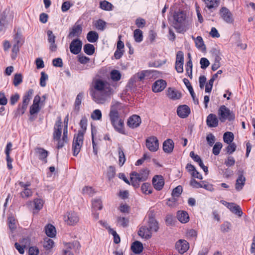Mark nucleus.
Returning <instances> with one entry per match:
<instances>
[{"instance_id": "f257e3e1", "label": "nucleus", "mask_w": 255, "mask_h": 255, "mask_svg": "<svg viewBox=\"0 0 255 255\" xmlns=\"http://www.w3.org/2000/svg\"><path fill=\"white\" fill-rule=\"evenodd\" d=\"M93 88L94 90L91 92V95L93 100L99 104H104L108 101L113 92L110 84L100 79L94 81Z\"/></svg>"}, {"instance_id": "f03ea898", "label": "nucleus", "mask_w": 255, "mask_h": 255, "mask_svg": "<svg viewBox=\"0 0 255 255\" xmlns=\"http://www.w3.org/2000/svg\"><path fill=\"white\" fill-rule=\"evenodd\" d=\"M121 103L112 102L110 107L109 117L111 125L115 130L123 134H126L124 128V120L120 118L119 111L121 109Z\"/></svg>"}, {"instance_id": "7ed1b4c3", "label": "nucleus", "mask_w": 255, "mask_h": 255, "mask_svg": "<svg viewBox=\"0 0 255 255\" xmlns=\"http://www.w3.org/2000/svg\"><path fill=\"white\" fill-rule=\"evenodd\" d=\"M148 219L147 226L141 227L138 231L139 236L146 239L151 238L152 232H157L159 229V225L152 214L149 213L148 215Z\"/></svg>"}, {"instance_id": "20e7f679", "label": "nucleus", "mask_w": 255, "mask_h": 255, "mask_svg": "<svg viewBox=\"0 0 255 255\" xmlns=\"http://www.w3.org/2000/svg\"><path fill=\"white\" fill-rule=\"evenodd\" d=\"M173 26L178 32L185 31V21L186 19V13L183 11H175L173 14Z\"/></svg>"}, {"instance_id": "39448f33", "label": "nucleus", "mask_w": 255, "mask_h": 255, "mask_svg": "<svg viewBox=\"0 0 255 255\" xmlns=\"http://www.w3.org/2000/svg\"><path fill=\"white\" fill-rule=\"evenodd\" d=\"M218 115L222 123H224L226 120L233 121L235 119V114L225 105H222L219 108Z\"/></svg>"}, {"instance_id": "423d86ee", "label": "nucleus", "mask_w": 255, "mask_h": 255, "mask_svg": "<svg viewBox=\"0 0 255 255\" xmlns=\"http://www.w3.org/2000/svg\"><path fill=\"white\" fill-rule=\"evenodd\" d=\"M84 135L83 131H78L75 134L72 144V151L74 156H76L79 153L83 144Z\"/></svg>"}, {"instance_id": "0eeeda50", "label": "nucleus", "mask_w": 255, "mask_h": 255, "mask_svg": "<svg viewBox=\"0 0 255 255\" xmlns=\"http://www.w3.org/2000/svg\"><path fill=\"white\" fill-rule=\"evenodd\" d=\"M146 146L150 151H156L159 148V143L157 138L154 136L148 137L146 139Z\"/></svg>"}, {"instance_id": "6e6552de", "label": "nucleus", "mask_w": 255, "mask_h": 255, "mask_svg": "<svg viewBox=\"0 0 255 255\" xmlns=\"http://www.w3.org/2000/svg\"><path fill=\"white\" fill-rule=\"evenodd\" d=\"M64 220L67 225L74 226L79 222V218L76 213L71 211L64 215Z\"/></svg>"}, {"instance_id": "1a4fd4ad", "label": "nucleus", "mask_w": 255, "mask_h": 255, "mask_svg": "<svg viewBox=\"0 0 255 255\" xmlns=\"http://www.w3.org/2000/svg\"><path fill=\"white\" fill-rule=\"evenodd\" d=\"M82 46V42L78 38L75 39L70 44V52L74 54H78L81 52Z\"/></svg>"}, {"instance_id": "9d476101", "label": "nucleus", "mask_w": 255, "mask_h": 255, "mask_svg": "<svg viewBox=\"0 0 255 255\" xmlns=\"http://www.w3.org/2000/svg\"><path fill=\"white\" fill-rule=\"evenodd\" d=\"M238 178L236 180L235 188L237 191H240L245 184L246 177L244 176V172L243 170H239L237 172Z\"/></svg>"}, {"instance_id": "9b49d317", "label": "nucleus", "mask_w": 255, "mask_h": 255, "mask_svg": "<svg viewBox=\"0 0 255 255\" xmlns=\"http://www.w3.org/2000/svg\"><path fill=\"white\" fill-rule=\"evenodd\" d=\"M220 14L223 19L228 23H232L234 21L233 15L230 10L225 7H223L220 10Z\"/></svg>"}, {"instance_id": "f8f14e48", "label": "nucleus", "mask_w": 255, "mask_h": 255, "mask_svg": "<svg viewBox=\"0 0 255 255\" xmlns=\"http://www.w3.org/2000/svg\"><path fill=\"white\" fill-rule=\"evenodd\" d=\"M141 122L140 117L136 115H133L128 120L127 125L131 128L138 127Z\"/></svg>"}, {"instance_id": "ddd939ff", "label": "nucleus", "mask_w": 255, "mask_h": 255, "mask_svg": "<svg viewBox=\"0 0 255 255\" xmlns=\"http://www.w3.org/2000/svg\"><path fill=\"white\" fill-rule=\"evenodd\" d=\"M152 184L156 190H161L164 185V179L163 176L160 175H155L152 178Z\"/></svg>"}, {"instance_id": "4468645a", "label": "nucleus", "mask_w": 255, "mask_h": 255, "mask_svg": "<svg viewBox=\"0 0 255 255\" xmlns=\"http://www.w3.org/2000/svg\"><path fill=\"white\" fill-rule=\"evenodd\" d=\"M175 248L179 254H183L189 248V243L184 240H179L175 244Z\"/></svg>"}, {"instance_id": "2eb2a0df", "label": "nucleus", "mask_w": 255, "mask_h": 255, "mask_svg": "<svg viewBox=\"0 0 255 255\" xmlns=\"http://www.w3.org/2000/svg\"><path fill=\"white\" fill-rule=\"evenodd\" d=\"M58 121L56 122L53 132V139L54 140L59 139L62 133V121L60 117H58Z\"/></svg>"}, {"instance_id": "dca6fc26", "label": "nucleus", "mask_w": 255, "mask_h": 255, "mask_svg": "<svg viewBox=\"0 0 255 255\" xmlns=\"http://www.w3.org/2000/svg\"><path fill=\"white\" fill-rule=\"evenodd\" d=\"M167 85L166 82L163 79L156 81L152 85V90L153 92L157 93L163 91Z\"/></svg>"}, {"instance_id": "f3484780", "label": "nucleus", "mask_w": 255, "mask_h": 255, "mask_svg": "<svg viewBox=\"0 0 255 255\" xmlns=\"http://www.w3.org/2000/svg\"><path fill=\"white\" fill-rule=\"evenodd\" d=\"M219 118L214 114H210L206 119V124L209 128H216L219 124Z\"/></svg>"}, {"instance_id": "a211bd4d", "label": "nucleus", "mask_w": 255, "mask_h": 255, "mask_svg": "<svg viewBox=\"0 0 255 255\" xmlns=\"http://www.w3.org/2000/svg\"><path fill=\"white\" fill-rule=\"evenodd\" d=\"M177 113L179 117L181 118H185L190 114V109L186 105H181L178 107Z\"/></svg>"}, {"instance_id": "6ab92c4d", "label": "nucleus", "mask_w": 255, "mask_h": 255, "mask_svg": "<svg viewBox=\"0 0 255 255\" xmlns=\"http://www.w3.org/2000/svg\"><path fill=\"white\" fill-rule=\"evenodd\" d=\"M47 34L48 37V41L50 44L49 49L51 51H55L57 47L55 44L56 37L53 33V32L50 30H48L47 31Z\"/></svg>"}, {"instance_id": "aec40b11", "label": "nucleus", "mask_w": 255, "mask_h": 255, "mask_svg": "<svg viewBox=\"0 0 255 255\" xmlns=\"http://www.w3.org/2000/svg\"><path fill=\"white\" fill-rule=\"evenodd\" d=\"M82 32V27L80 24H75L70 30L68 37L72 38L74 37H79Z\"/></svg>"}, {"instance_id": "412c9836", "label": "nucleus", "mask_w": 255, "mask_h": 255, "mask_svg": "<svg viewBox=\"0 0 255 255\" xmlns=\"http://www.w3.org/2000/svg\"><path fill=\"white\" fill-rule=\"evenodd\" d=\"M35 153L38 156L39 159L42 160L44 163H47V157L48 154V151L41 147H37L35 148Z\"/></svg>"}, {"instance_id": "4be33fe9", "label": "nucleus", "mask_w": 255, "mask_h": 255, "mask_svg": "<svg viewBox=\"0 0 255 255\" xmlns=\"http://www.w3.org/2000/svg\"><path fill=\"white\" fill-rule=\"evenodd\" d=\"M206 7L210 11L213 12L218 7L220 0H204Z\"/></svg>"}, {"instance_id": "5701e85b", "label": "nucleus", "mask_w": 255, "mask_h": 255, "mask_svg": "<svg viewBox=\"0 0 255 255\" xmlns=\"http://www.w3.org/2000/svg\"><path fill=\"white\" fill-rule=\"evenodd\" d=\"M174 148V142L171 139H167L163 143V150L167 153L172 152Z\"/></svg>"}, {"instance_id": "b1692460", "label": "nucleus", "mask_w": 255, "mask_h": 255, "mask_svg": "<svg viewBox=\"0 0 255 255\" xmlns=\"http://www.w3.org/2000/svg\"><path fill=\"white\" fill-rule=\"evenodd\" d=\"M14 44L22 46L24 42V38L23 37L20 29H18L13 35Z\"/></svg>"}, {"instance_id": "393cba45", "label": "nucleus", "mask_w": 255, "mask_h": 255, "mask_svg": "<svg viewBox=\"0 0 255 255\" xmlns=\"http://www.w3.org/2000/svg\"><path fill=\"white\" fill-rule=\"evenodd\" d=\"M168 97L172 100L179 99L181 97V93L175 89L169 88L167 94Z\"/></svg>"}, {"instance_id": "a878e982", "label": "nucleus", "mask_w": 255, "mask_h": 255, "mask_svg": "<svg viewBox=\"0 0 255 255\" xmlns=\"http://www.w3.org/2000/svg\"><path fill=\"white\" fill-rule=\"evenodd\" d=\"M177 218L182 223H186L189 221V217L187 212L179 211L177 213Z\"/></svg>"}, {"instance_id": "bb28decb", "label": "nucleus", "mask_w": 255, "mask_h": 255, "mask_svg": "<svg viewBox=\"0 0 255 255\" xmlns=\"http://www.w3.org/2000/svg\"><path fill=\"white\" fill-rule=\"evenodd\" d=\"M149 171L147 169H143L141 170L139 172L137 173L135 171L132 172V175L135 176H138L140 179V181H144L147 180L148 176Z\"/></svg>"}, {"instance_id": "cd10ccee", "label": "nucleus", "mask_w": 255, "mask_h": 255, "mask_svg": "<svg viewBox=\"0 0 255 255\" xmlns=\"http://www.w3.org/2000/svg\"><path fill=\"white\" fill-rule=\"evenodd\" d=\"M229 206L228 209L235 214L239 217H241L243 215V212L239 205H236L234 203H231V204H228Z\"/></svg>"}, {"instance_id": "c85d7f7f", "label": "nucleus", "mask_w": 255, "mask_h": 255, "mask_svg": "<svg viewBox=\"0 0 255 255\" xmlns=\"http://www.w3.org/2000/svg\"><path fill=\"white\" fill-rule=\"evenodd\" d=\"M143 249L142 243L137 241L134 242L131 246L132 251L135 254H140L142 252Z\"/></svg>"}, {"instance_id": "c756f323", "label": "nucleus", "mask_w": 255, "mask_h": 255, "mask_svg": "<svg viewBox=\"0 0 255 255\" xmlns=\"http://www.w3.org/2000/svg\"><path fill=\"white\" fill-rule=\"evenodd\" d=\"M45 233L47 236L53 238L56 235V229L54 226L51 224H48L45 227Z\"/></svg>"}, {"instance_id": "7c9ffc66", "label": "nucleus", "mask_w": 255, "mask_h": 255, "mask_svg": "<svg viewBox=\"0 0 255 255\" xmlns=\"http://www.w3.org/2000/svg\"><path fill=\"white\" fill-rule=\"evenodd\" d=\"M99 38L98 33L94 31H89L87 35V39L88 41L91 43L96 42Z\"/></svg>"}, {"instance_id": "2f4dec72", "label": "nucleus", "mask_w": 255, "mask_h": 255, "mask_svg": "<svg viewBox=\"0 0 255 255\" xmlns=\"http://www.w3.org/2000/svg\"><path fill=\"white\" fill-rule=\"evenodd\" d=\"M28 104L22 102V104H19L17 109V111L15 112L14 116L17 117L20 115H23L27 108Z\"/></svg>"}, {"instance_id": "473e14b6", "label": "nucleus", "mask_w": 255, "mask_h": 255, "mask_svg": "<svg viewBox=\"0 0 255 255\" xmlns=\"http://www.w3.org/2000/svg\"><path fill=\"white\" fill-rule=\"evenodd\" d=\"M138 176H135L132 175V172L130 174V179L131 185L135 188L139 187L140 183L142 182L140 181Z\"/></svg>"}, {"instance_id": "72a5a7b5", "label": "nucleus", "mask_w": 255, "mask_h": 255, "mask_svg": "<svg viewBox=\"0 0 255 255\" xmlns=\"http://www.w3.org/2000/svg\"><path fill=\"white\" fill-rule=\"evenodd\" d=\"M107 23L104 20L99 19L95 21L94 25L98 30L103 31L106 27Z\"/></svg>"}, {"instance_id": "f704fd0d", "label": "nucleus", "mask_w": 255, "mask_h": 255, "mask_svg": "<svg viewBox=\"0 0 255 255\" xmlns=\"http://www.w3.org/2000/svg\"><path fill=\"white\" fill-rule=\"evenodd\" d=\"M84 94L82 92L79 93L75 99L74 103V110L78 112L80 109V106L81 104L82 100L83 98Z\"/></svg>"}, {"instance_id": "c9c22d12", "label": "nucleus", "mask_w": 255, "mask_h": 255, "mask_svg": "<svg viewBox=\"0 0 255 255\" xmlns=\"http://www.w3.org/2000/svg\"><path fill=\"white\" fill-rule=\"evenodd\" d=\"M74 245L73 243H68L65 246V248L63 250L62 255H74L72 250Z\"/></svg>"}, {"instance_id": "e433bc0d", "label": "nucleus", "mask_w": 255, "mask_h": 255, "mask_svg": "<svg viewBox=\"0 0 255 255\" xmlns=\"http://www.w3.org/2000/svg\"><path fill=\"white\" fill-rule=\"evenodd\" d=\"M84 51L88 55H92L95 52V47L91 44H86L84 46L83 48Z\"/></svg>"}, {"instance_id": "4c0bfd02", "label": "nucleus", "mask_w": 255, "mask_h": 255, "mask_svg": "<svg viewBox=\"0 0 255 255\" xmlns=\"http://www.w3.org/2000/svg\"><path fill=\"white\" fill-rule=\"evenodd\" d=\"M234 138V135L232 132H226L223 135L224 141L228 144L233 143Z\"/></svg>"}, {"instance_id": "58836bf2", "label": "nucleus", "mask_w": 255, "mask_h": 255, "mask_svg": "<svg viewBox=\"0 0 255 255\" xmlns=\"http://www.w3.org/2000/svg\"><path fill=\"white\" fill-rule=\"evenodd\" d=\"M54 245V242L52 239H47L44 240L43 242V247L48 251L47 254H49L50 250L53 247Z\"/></svg>"}, {"instance_id": "ea45409f", "label": "nucleus", "mask_w": 255, "mask_h": 255, "mask_svg": "<svg viewBox=\"0 0 255 255\" xmlns=\"http://www.w3.org/2000/svg\"><path fill=\"white\" fill-rule=\"evenodd\" d=\"M33 93L34 91L33 89H29L24 95L22 98V102L28 104L30 99L32 98Z\"/></svg>"}, {"instance_id": "a19ab883", "label": "nucleus", "mask_w": 255, "mask_h": 255, "mask_svg": "<svg viewBox=\"0 0 255 255\" xmlns=\"http://www.w3.org/2000/svg\"><path fill=\"white\" fill-rule=\"evenodd\" d=\"M118 154L119 158V164L121 166H122L123 165L126 161V157L124 152L123 148L121 146H119L118 147Z\"/></svg>"}, {"instance_id": "79ce46f5", "label": "nucleus", "mask_w": 255, "mask_h": 255, "mask_svg": "<svg viewBox=\"0 0 255 255\" xmlns=\"http://www.w3.org/2000/svg\"><path fill=\"white\" fill-rule=\"evenodd\" d=\"M121 74L119 70H113L110 73L111 79L115 82L119 81L121 78Z\"/></svg>"}, {"instance_id": "37998d69", "label": "nucleus", "mask_w": 255, "mask_h": 255, "mask_svg": "<svg viewBox=\"0 0 255 255\" xmlns=\"http://www.w3.org/2000/svg\"><path fill=\"white\" fill-rule=\"evenodd\" d=\"M133 37L136 42H140L143 40L142 32L139 29H135L133 32Z\"/></svg>"}, {"instance_id": "c03bdc74", "label": "nucleus", "mask_w": 255, "mask_h": 255, "mask_svg": "<svg viewBox=\"0 0 255 255\" xmlns=\"http://www.w3.org/2000/svg\"><path fill=\"white\" fill-rule=\"evenodd\" d=\"M9 229L11 232L14 231L16 228V221L14 217L10 216L7 219Z\"/></svg>"}, {"instance_id": "a18cd8bd", "label": "nucleus", "mask_w": 255, "mask_h": 255, "mask_svg": "<svg viewBox=\"0 0 255 255\" xmlns=\"http://www.w3.org/2000/svg\"><path fill=\"white\" fill-rule=\"evenodd\" d=\"M141 189L143 193L145 194H150L152 192V189L151 185L148 183H143L141 187Z\"/></svg>"}, {"instance_id": "49530a36", "label": "nucleus", "mask_w": 255, "mask_h": 255, "mask_svg": "<svg viewBox=\"0 0 255 255\" xmlns=\"http://www.w3.org/2000/svg\"><path fill=\"white\" fill-rule=\"evenodd\" d=\"M151 73V71H142L141 72L137 73L135 76L134 77H137L138 80L141 81L143 80L146 76H148Z\"/></svg>"}, {"instance_id": "de8ad7c7", "label": "nucleus", "mask_w": 255, "mask_h": 255, "mask_svg": "<svg viewBox=\"0 0 255 255\" xmlns=\"http://www.w3.org/2000/svg\"><path fill=\"white\" fill-rule=\"evenodd\" d=\"M117 222L118 224L123 227H127L128 225L129 220L125 217H118Z\"/></svg>"}, {"instance_id": "09e8293b", "label": "nucleus", "mask_w": 255, "mask_h": 255, "mask_svg": "<svg viewBox=\"0 0 255 255\" xmlns=\"http://www.w3.org/2000/svg\"><path fill=\"white\" fill-rule=\"evenodd\" d=\"M192 38L194 40L196 46L198 48H201L203 46H205L203 38L201 36H198L196 38L192 36Z\"/></svg>"}, {"instance_id": "8fccbe9b", "label": "nucleus", "mask_w": 255, "mask_h": 255, "mask_svg": "<svg viewBox=\"0 0 255 255\" xmlns=\"http://www.w3.org/2000/svg\"><path fill=\"white\" fill-rule=\"evenodd\" d=\"M116 174L115 168L113 166H110L107 170V175L109 180L113 179Z\"/></svg>"}, {"instance_id": "3c124183", "label": "nucleus", "mask_w": 255, "mask_h": 255, "mask_svg": "<svg viewBox=\"0 0 255 255\" xmlns=\"http://www.w3.org/2000/svg\"><path fill=\"white\" fill-rule=\"evenodd\" d=\"M102 112L99 110H95L91 114V117L93 120H100L102 119Z\"/></svg>"}, {"instance_id": "603ef678", "label": "nucleus", "mask_w": 255, "mask_h": 255, "mask_svg": "<svg viewBox=\"0 0 255 255\" xmlns=\"http://www.w3.org/2000/svg\"><path fill=\"white\" fill-rule=\"evenodd\" d=\"M100 7L105 10H111L112 9L113 5L109 2L104 0L100 2Z\"/></svg>"}, {"instance_id": "864d4df0", "label": "nucleus", "mask_w": 255, "mask_h": 255, "mask_svg": "<svg viewBox=\"0 0 255 255\" xmlns=\"http://www.w3.org/2000/svg\"><path fill=\"white\" fill-rule=\"evenodd\" d=\"M222 146L223 145L222 143L220 142H217L213 146L212 150L213 153L215 155H218L220 153Z\"/></svg>"}, {"instance_id": "5fc2aeb1", "label": "nucleus", "mask_w": 255, "mask_h": 255, "mask_svg": "<svg viewBox=\"0 0 255 255\" xmlns=\"http://www.w3.org/2000/svg\"><path fill=\"white\" fill-rule=\"evenodd\" d=\"M92 207L94 210H101L102 209V205L101 199H94L92 202Z\"/></svg>"}, {"instance_id": "6e6d98bb", "label": "nucleus", "mask_w": 255, "mask_h": 255, "mask_svg": "<svg viewBox=\"0 0 255 255\" xmlns=\"http://www.w3.org/2000/svg\"><path fill=\"white\" fill-rule=\"evenodd\" d=\"M79 124H80V126L82 129L79 130L78 131H83V135H84V133L85 132V131L87 129V120L86 118L83 117L82 118V119L81 120Z\"/></svg>"}, {"instance_id": "4d7b16f0", "label": "nucleus", "mask_w": 255, "mask_h": 255, "mask_svg": "<svg viewBox=\"0 0 255 255\" xmlns=\"http://www.w3.org/2000/svg\"><path fill=\"white\" fill-rule=\"evenodd\" d=\"M41 107L38 105L32 104L30 107L29 113L32 116L34 114H37L40 110Z\"/></svg>"}, {"instance_id": "13d9d810", "label": "nucleus", "mask_w": 255, "mask_h": 255, "mask_svg": "<svg viewBox=\"0 0 255 255\" xmlns=\"http://www.w3.org/2000/svg\"><path fill=\"white\" fill-rule=\"evenodd\" d=\"M109 233L114 236V242L115 244H119L121 239L117 232L110 227H108Z\"/></svg>"}, {"instance_id": "bf43d9fd", "label": "nucleus", "mask_w": 255, "mask_h": 255, "mask_svg": "<svg viewBox=\"0 0 255 255\" xmlns=\"http://www.w3.org/2000/svg\"><path fill=\"white\" fill-rule=\"evenodd\" d=\"M22 82V76L21 74L17 73L14 75L13 83L15 86H17Z\"/></svg>"}, {"instance_id": "052dcab7", "label": "nucleus", "mask_w": 255, "mask_h": 255, "mask_svg": "<svg viewBox=\"0 0 255 255\" xmlns=\"http://www.w3.org/2000/svg\"><path fill=\"white\" fill-rule=\"evenodd\" d=\"M32 191L29 188H23V190L21 192L20 195L23 198H27L32 196Z\"/></svg>"}, {"instance_id": "680f3d73", "label": "nucleus", "mask_w": 255, "mask_h": 255, "mask_svg": "<svg viewBox=\"0 0 255 255\" xmlns=\"http://www.w3.org/2000/svg\"><path fill=\"white\" fill-rule=\"evenodd\" d=\"M231 224L228 222H225L221 226V230L223 233H227L231 230Z\"/></svg>"}, {"instance_id": "e2e57ef3", "label": "nucleus", "mask_w": 255, "mask_h": 255, "mask_svg": "<svg viewBox=\"0 0 255 255\" xmlns=\"http://www.w3.org/2000/svg\"><path fill=\"white\" fill-rule=\"evenodd\" d=\"M47 79L48 75L44 72H41L40 79V85L41 87H44L46 86V80Z\"/></svg>"}, {"instance_id": "0e129e2a", "label": "nucleus", "mask_w": 255, "mask_h": 255, "mask_svg": "<svg viewBox=\"0 0 255 255\" xmlns=\"http://www.w3.org/2000/svg\"><path fill=\"white\" fill-rule=\"evenodd\" d=\"M206 140L210 146H212L216 140L215 136L212 133L207 134Z\"/></svg>"}, {"instance_id": "69168bd1", "label": "nucleus", "mask_w": 255, "mask_h": 255, "mask_svg": "<svg viewBox=\"0 0 255 255\" xmlns=\"http://www.w3.org/2000/svg\"><path fill=\"white\" fill-rule=\"evenodd\" d=\"M34 208L37 210H40L43 207V201L40 199H36L34 201Z\"/></svg>"}, {"instance_id": "338daca9", "label": "nucleus", "mask_w": 255, "mask_h": 255, "mask_svg": "<svg viewBox=\"0 0 255 255\" xmlns=\"http://www.w3.org/2000/svg\"><path fill=\"white\" fill-rule=\"evenodd\" d=\"M146 23L145 20L142 18L138 17L135 20V24L138 28H143Z\"/></svg>"}, {"instance_id": "774afa93", "label": "nucleus", "mask_w": 255, "mask_h": 255, "mask_svg": "<svg viewBox=\"0 0 255 255\" xmlns=\"http://www.w3.org/2000/svg\"><path fill=\"white\" fill-rule=\"evenodd\" d=\"M236 144L235 143H230L229 145L226 148V150L228 153L232 154L236 149Z\"/></svg>"}]
</instances>
